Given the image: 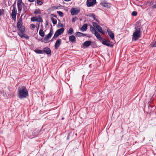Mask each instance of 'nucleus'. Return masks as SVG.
Instances as JSON below:
<instances>
[{
    "mask_svg": "<svg viewBox=\"0 0 156 156\" xmlns=\"http://www.w3.org/2000/svg\"><path fill=\"white\" fill-rule=\"evenodd\" d=\"M17 94L18 98L20 99L27 98L29 96V93L26 87L22 86L18 88Z\"/></svg>",
    "mask_w": 156,
    "mask_h": 156,
    "instance_id": "nucleus-1",
    "label": "nucleus"
},
{
    "mask_svg": "<svg viewBox=\"0 0 156 156\" xmlns=\"http://www.w3.org/2000/svg\"><path fill=\"white\" fill-rule=\"evenodd\" d=\"M17 27L19 31L18 33H22L25 32V27L23 25V20L21 16L18 20L17 23Z\"/></svg>",
    "mask_w": 156,
    "mask_h": 156,
    "instance_id": "nucleus-2",
    "label": "nucleus"
},
{
    "mask_svg": "<svg viewBox=\"0 0 156 156\" xmlns=\"http://www.w3.org/2000/svg\"><path fill=\"white\" fill-rule=\"evenodd\" d=\"M136 30L135 32L133 33V40L136 41L140 37V28L138 27L135 28Z\"/></svg>",
    "mask_w": 156,
    "mask_h": 156,
    "instance_id": "nucleus-3",
    "label": "nucleus"
},
{
    "mask_svg": "<svg viewBox=\"0 0 156 156\" xmlns=\"http://www.w3.org/2000/svg\"><path fill=\"white\" fill-rule=\"evenodd\" d=\"M16 0L15 1L14 4L12 5L13 8L11 13V17L12 19L15 21L16 19V16L17 14V11L16 8Z\"/></svg>",
    "mask_w": 156,
    "mask_h": 156,
    "instance_id": "nucleus-4",
    "label": "nucleus"
},
{
    "mask_svg": "<svg viewBox=\"0 0 156 156\" xmlns=\"http://www.w3.org/2000/svg\"><path fill=\"white\" fill-rule=\"evenodd\" d=\"M64 30V28H61L57 30L55 32L53 38H56L62 33Z\"/></svg>",
    "mask_w": 156,
    "mask_h": 156,
    "instance_id": "nucleus-5",
    "label": "nucleus"
},
{
    "mask_svg": "<svg viewBox=\"0 0 156 156\" xmlns=\"http://www.w3.org/2000/svg\"><path fill=\"white\" fill-rule=\"evenodd\" d=\"M31 21L32 22L37 21L39 22H42L43 20L40 16H37L33 17L31 18Z\"/></svg>",
    "mask_w": 156,
    "mask_h": 156,
    "instance_id": "nucleus-6",
    "label": "nucleus"
},
{
    "mask_svg": "<svg viewBox=\"0 0 156 156\" xmlns=\"http://www.w3.org/2000/svg\"><path fill=\"white\" fill-rule=\"evenodd\" d=\"M24 3L22 2V0H18L17 6L18 9V12L20 13L22 9V5Z\"/></svg>",
    "mask_w": 156,
    "mask_h": 156,
    "instance_id": "nucleus-7",
    "label": "nucleus"
},
{
    "mask_svg": "<svg viewBox=\"0 0 156 156\" xmlns=\"http://www.w3.org/2000/svg\"><path fill=\"white\" fill-rule=\"evenodd\" d=\"M53 33V31L52 28L50 30V32L47 35H46L44 38V40L45 41L48 40L51 37Z\"/></svg>",
    "mask_w": 156,
    "mask_h": 156,
    "instance_id": "nucleus-8",
    "label": "nucleus"
},
{
    "mask_svg": "<svg viewBox=\"0 0 156 156\" xmlns=\"http://www.w3.org/2000/svg\"><path fill=\"white\" fill-rule=\"evenodd\" d=\"M96 0H87V5L88 7H90L95 4Z\"/></svg>",
    "mask_w": 156,
    "mask_h": 156,
    "instance_id": "nucleus-9",
    "label": "nucleus"
},
{
    "mask_svg": "<svg viewBox=\"0 0 156 156\" xmlns=\"http://www.w3.org/2000/svg\"><path fill=\"white\" fill-rule=\"evenodd\" d=\"M70 12L72 15H73L78 14L80 12V10L76 8H72Z\"/></svg>",
    "mask_w": 156,
    "mask_h": 156,
    "instance_id": "nucleus-10",
    "label": "nucleus"
},
{
    "mask_svg": "<svg viewBox=\"0 0 156 156\" xmlns=\"http://www.w3.org/2000/svg\"><path fill=\"white\" fill-rule=\"evenodd\" d=\"M61 43V39H58L56 41L55 45V49H57L60 46Z\"/></svg>",
    "mask_w": 156,
    "mask_h": 156,
    "instance_id": "nucleus-11",
    "label": "nucleus"
},
{
    "mask_svg": "<svg viewBox=\"0 0 156 156\" xmlns=\"http://www.w3.org/2000/svg\"><path fill=\"white\" fill-rule=\"evenodd\" d=\"M107 32L111 39H114V34L112 31L110 30L109 28H108L107 29Z\"/></svg>",
    "mask_w": 156,
    "mask_h": 156,
    "instance_id": "nucleus-12",
    "label": "nucleus"
},
{
    "mask_svg": "<svg viewBox=\"0 0 156 156\" xmlns=\"http://www.w3.org/2000/svg\"><path fill=\"white\" fill-rule=\"evenodd\" d=\"M94 34H95L97 38L100 41H101V40H104V39L101 37V35L98 32H95V33H94Z\"/></svg>",
    "mask_w": 156,
    "mask_h": 156,
    "instance_id": "nucleus-13",
    "label": "nucleus"
},
{
    "mask_svg": "<svg viewBox=\"0 0 156 156\" xmlns=\"http://www.w3.org/2000/svg\"><path fill=\"white\" fill-rule=\"evenodd\" d=\"M43 53L45 52L48 55L49 54L51 55V51L50 48H48V47H45L44 49L43 50Z\"/></svg>",
    "mask_w": 156,
    "mask_h": 156,
    "instance_id": "nucleus-14",
    "label": "nucleus"
},
{
    "mask_svg": "<svg viewBox=\"0 0 156 156\" xmlns=\"http://www.w3.org/2000/svg\"><path fill=\"white\" fill-rule=\"evenodd\" d=\"M25 33H18V35L20 36L21 38L24 37L27 39H28L29 37L27 36V35L24 34Z\"/></svg>",
    "mask_w": 156,
    "mask_h": 156,
    "instance_id": "nucleus-15",
    "label": "nucleus"
},
{
    "mask_svg": "<svg viewBox=\"0 0 156 156\" xmlns=\"http://www.w3.org/2000/svg\"><path fill=\"white\" fill-rule=\"evenodd\" d=\"M91 42L90 41H85L83 44L84 46L88 47L91 44Z\"/></svg>",
    "mask_w": 156,
    "mask_h": 156,
    "instance_id": "nucleus-16",
    "label": "nucleus"
},
{
    "mask_svg": "<svg viewBox=\"0 0 156 156\" xmlns=\"http://www.w3.org/2000/svg\"><path fill=\"white\" fill-rule=\"evenodd\" d=\"M102 43L104 45H105L107 46L108 47H112L113 46V45L112 44H109L107 42V41H106V40H105L104 39V40H102Z\"/></svg>",
    "mask_w": 156,
    "mask_h": 156,
    "instance_id": "nucleus-17",
    "label": "nucleus"
},
{
    "mask_svg": "<svg viewBox=\"0 0 156 156\" xmlns=\"http://www.w3.org/2000/svg\"><path fill=\"white\" fill-rule=\"evenodd\" d=\"M76 36H77L78 37H81L82 36H87V34H83V33H81V32H76ZM87 37H90V36H87Z\"/></svg>",
    "mask_w": 156,
    "mask_h": 156,
    "instance_id": "nucleus-18",
    "label": "nucleus"
},
{
    "mask_svg": "<svg viewBox=\"0 0 156 156\" xmlns=\"http://www.w3.org/2000/svg\"><path fill=\"white\" fill-rule=\"evenodd\" d=\"M69 41L73 42H75L76 41V37L73 35L70 36L69 37Z\"/></svg>",
    "mask_w": 156,
    "mask_h": 156,
    "instance_id": "nucleus-19",
    "label": "nucleus"
},
{
    "mask_svg": "<svg viewBox=\"0 0 156 156\" xmlns=\"http://www.w3.org/2000/svg\"><path fill=\"white\" fill-rule=\"evenodd\" d=\"M87 25L85 24H83L81 28V30L82 31H85L87 29Z\"/></svg>",
    "mask_w": 156,
    "mask_h": 156,
    "instance_id": "nucleus-20",
    "label": "nucleus"
},
{
    "mask_svg": "<svg viewBox=\"0 0 156 156\" xmlns=\"http://www.w3.org/2000/svg\"><path fill=\"white\" fill-rule=\"evenodd\" d=\"M97 28L96 29L100 33H102L103 34H104V31L102 30V27L100 26H98L97 27Z\"/></svg>",
    "mask_w": 156,
    "mask_h": 156,
    "instance_id": "nucleus-21",
    "label": "nucleus"
},
{
    "mask_svg": "<svg viewBox=\"0 0 156 156\" xmlns=\"http://www.w3.org/2000/svg\"><path fill=\"white\" fill-rule=\"evenodd\" d=\"M39 34L41 37H43L44 36V32L43 29H41L40 30L39 32Z\"/></svg>",
    "mask_w": 156,
    "mask_h": 156,
    "instance_id": "nucleus-22",
    "label": "nucleus"
},
{
    "mask_svg": "<svg viewBox=\"0 0 156 156\" xmlns=\"http://www.w3.org/2000/svg\"><path fill=\"white\" fill-rule=\"evenodd\" d=\"M34 51L37 54H43V50L40 49H35L34 50Z\"/></svg>",
    "mask_w": 156,
    "mask_h": 156,
    "instance_id": "nucleus-23",
    "label": "nucleus"
},
{
    "mask_svg": "<svg viewBox=\"0 0 156 156\" xmlns=\"http://www.w3.org/2000/svg\"><path fill=\"white\" fill-rule=\"evenodd\" d=\"M102 5L103 6L107 8H109L110 6V4L104 2L102 3Z\"/></svg>",
    "mask_w": 156,
    "mask_h": 156,
    "instance_id": "nucleus-24",
    "label": "nucleus"
},
{
    "mask_svg": "<svg viewBox=\"0 0 156 156\" xmlns=\"http://www.w3.org/2000/svg\"><path fill=\"white\" fill-rule=\"evenodd\" d=\"M51 19L54 25H55L57 23V21L53 17H51Z\"/></svg>",
    "mask_w": 156,
    "mask_h": 156,
    "instance_id": "nucleus-25",
    "label": "nucleus"
},
{
    "mask_svg": "<svg viewBox=\"0 0 156 156\" xmlns=\"http://www.w3.org/2000/svg\"><path fill=\"white\" fill-rule=\"evenodd\" d=\"M34 13L35 14H41V12L40 9H36L34 12Z\"/></svg>",
    "mask_w": 156,
    "mask_h": 156,
    "instance_id": "nucleus-26",
    "label": "nucleus"
},
{
    "mask_svg": "<svg viewBox=\"0 0 156 156\" xmlns=\"http://www.w3.org/2000/svg\"><path fill=\"white\" fill-rule=\"evenodd\" d=\"M90 30L91 31H92V33L94 34V33L97 32L96 30L92 26H91L90 27Z\"/></svg>",
    "mask_w": 156,
    "mask_h": 156,
    "instance_id": "nucleus-27",
    "label": "nucleus"
},
{
    "mask_svg": "<svg viewBox=\"0 0 156 156\" xmlns=\"http://www.w3.org/2000/svg\"><path fill=\"white\" fill-rule=\"evenodd\" d=\"M73 28H70L69 30L68 31V34H72L73 33Z\"/></svg>",
    "mask_w": 156,
    "mask_h": 156,
    "instance_id": "nucleus-28",
    "label": "nucleus"
},
{
    "mask_svg": "<svg viewBox=\"0 0 156 156\" xmlns=\"http://www.w3.org/2000/svg\"><path fill=\"white\" fill-rule=\"evenodd\" d=\"M36 2L37 4L40 5H41L43 3V2H42L39 0H37L36 1Z\"/></svg>",
    "mask_w": 156,
    "mask_h": 156,
    "instance_id": "nucleus-29",
    "label": "nucleus"
},
{
    "mask_svg": "<svg viewBox=\"0 0 156 156\" xmlns=\"http://www.w3.org/2000/svg\"><path fill=\"white\" fill-rule=\"evenodd\" d=\"M93 25L96 29L97 28V27L99 26V25H98L96 23H95V22H93Z\"/></svg>",
    "mask_w": 156,
    "mask_h": 156,
    "instance_id": "nucleus-30",
    "label": "nucleus"
},
{
    "mask_svg": "<svg viewBox=\"0 0 156 156\" xmlns=\"http://www.w3.org/2000/svg\"><path fill=\"white\" fill-rule=\"evenodd\" d=\"M57 12L60 17H62L63 16V14L62 12L58 11Z\"/></svg>",
    "mask_w": 156,
    "mask_h": 156,
    "instance_id": "nucleus-31",
    "label": "nucleus"
},
{
    "mask_svg": "<svg viewBox=\"0 0 156 156\" xmlns=\"http://www.w3.org/2000/svg\"><path fill=\"white\" fill-rule=\"evenodd\" d=\"M8 89L9 90V94H8V95H9L10 94L11 95L12 94V93H11L12 90H11L12 89V87L10 86H8Z\"/></svg>",
    "mask_w": 156,
    "mask_h": 156,
    "instance_id": "nucleus-32",
    "label": "nucleus"
},
{
    "mask_svg": "<svg viewBox=\"0 0 156 156\" xmlns=\"http://www.w3.org/2000/svg\"><path fill=\"white\" fill-rule=\"evenodd\" d=\"M137 12L135 11H133L132 13V15L133 16H136L137 15Z\"/></svg>",
    "mask_w": 156,
    "mask_h": 156,
    "instance_id": "nucleus-33",
    "label": "nucleus"
},
{
    "mask_svg": "<svg viewBox=\"0 0 156 156\" xmlns=\"http://www.w3.org/2000/svg\"><path fill=\"white\" fill-rule=\"evenodd\" d=\"M58 27H63V25L61 23H58Z\"/></svg>",
    "mask_w": 156,
    "mask_h": 156,
    "instance_id": "nucleus-34",
    "label": "nucleus"
},
{
    "mask_svg": "<svg viewBox=\"0 0 156 156\" xmlns=\"http://www.w3.org/2000/svg\"><path fill=\"white\" fill-rule=\"evenodd\" d=\"M151 46L152 47H156V41L155 42L153 43V44H151Z\"/></svg>",
    "mask_w": 156,
    "mask_h": 156,
    "instance_id": "nucleus-35",
    "label": "nucleus"
},
{
    "mask_svg": "<svg viewBox=\"0 0 156 156\" xmlns=\"http://www.w3.org/2000/svg\"><path fill=\"white\" fill-rule=\"evenodd\" d=\"M36 27L35 25L34 24H31L30 25V27L31 28H34Z\"/></svg>",
    "mask_w": 156,
    "mask_h": 156,
    "instance_id": "nucleus-36",
    "label": "nucleus"
},
{
    "mask_svg": "<svg viewBox=\"0 0 156 156\" xmlns=\"http://www.w3.org/2000/svg\"><path fill=\"white\" fill-rule=\"evenodd\" d=\"M4 10L3 9H0V16H1L3 13Z\"/></svg>",
    "mask_w": 156,
    "mask_h": 156,
    "instance_id": "nucleus-37",
    "label": "nucleus"
},
{
    "mask_svg": "<svg viewBox=\"0 0 156 156\" xmlns=\"http://www.w3.org/2000/svg\"><path fill=\"white\" fill-rule=\"evenodd\" d=\"M152 8L153 9H156V4H154L152 5Z\"/></svg>",
    "mask_w": 156,
    "mask_h": 156,
    "instance_id": "nucleus-38",
    "label": "nucleus"
},
{
    "mask_svg": "<svg viewBox=\"0 0 156 156\" xmlns=\"http://www.w3.org/2000/svg\"><path fill=\"white\" fill-rule=\"evenodd\" d=\"M76 20V18H73L72 19V21L73 22H75Z\"/></svg>",
    "mask_w": 156,
    "mask_h": 156,
    "instance_id": "nucleus-39",
    "label": "nucleus"
},
{
    "mask_svg": "<svg viewBox=\"0 0 156 156\" xmlns=\"http://www.w3.org/2000/svg\"><path fill=\"white\" fill-rule=\"evenodd\" d=\"M53 8L54 9H57L58 8V7L57 6H54L53 7Z\"/></svg>",
    "mask_w": 156,
    "mask_h": 156,
    "instance_id": "nucleus-40",
    "label": "nucleus"
},
{
    "mask_svg": "<svg viewBox=\"0 0 156 156\" xmlns=\"http://www.w3.org/2000/svg\"><path fill=\"white\" fill-rule=\"evenodd\" d=\"M30 2H33L35 0H28Z\"/></svg>",
    "mask_w": 156,
    "mask_h": 156,
    "instance_id": "nucleus-41",
    "label": "nucleus"
},
{
    "mask_svg": "<svg viewBox=\"0 0 156 156\" xmlns=\"http://www.w3.org/2000/svg\"><path fill=\"white\" fill-rule=\"evenodd\" d=\"M93 18H94V19L95 18V15L93 14H92V16H91Z\"/></svg>",
    "mask_w": 156,
    "mask_h": 156,
    "instance_id": "nucleus-42",
    "label": "nucleus"
},
{
    "mask_svg": "<svg viewBox=\"0 0 156 156\" xmlns=\"http://www.w3.org/2000/svg\"><path fill=\"white\" fill-rule=\"evenodd\" d=\"M39 27V25H38V27H37V30H38V29Z\"/></svg>",
    "mask_w": 156,
    "mask_h": 156,
    "instance_id": "nucleus-43",
    "label": "nucleus"
},
{
    "mask_svg": "<svg viewBox=\"0 0 156 156\" xmlns=\"http://www.w3.org/2000/svg\"><path fill=\"white\" fill-rule=\"evenodd\" d=\"M39 27V25H38V27H37V30H38V29Z\"/></svg>",
    "mask_w": 156,
    "mask_h": 156,
    "instance_id": "nucleus-44",
    "label": "nucleus"
},
{
    "mask_svg": "<svg viewBox=\"0 0 156 156\" xmlns=\"http://www.w3.org/2000/svg\"><path fill=\"white\" fill-rule=\"evenodd\" d=\"M153 2H151L150 3H151V4H153Z\"/></svg>",
    "mask_w": 156,
    "mask_h": 156,
    "instance_id": "nucleus-45",
    "label": "nucleus"
},
{
    "mask_svg": "<svg viewBox=\"0 0 156 156\" xmlns=\"http://www.w3.org/2000/svg\"><path fill=\"white\" fill-rule=\"evenodd\" d=\"M55 38H52L51 40V41H52L53 40V39H54Z\"/></svg>",
    "mask_w": 156,
    "mask_h": 156,
    "instance_id": "nucleus-46",
    "label": "nucleus"
},
{
    "mask_svg": "<svg viewBox=\"0 0 156 156\" xmlns=\"http://www.w3.org/2000/svg\"><path fill=\"white\" fill-rule=\"evenodd\" d=\"M53 16H54V17H56V15H53Z\"/></svg>",
    "mask_w": 156,
    "mask_h": 156,
    "instance_id": "nucleus-47",
    "label": "nucleus"
},
{
    "mask_svg": "<svg viewBox=\"0 0 156 156\" xmlns=\"http://www.w3.org/2000/svg\"><path fill=\"white\" fill-rule=\"evenodd\" d=\"M64 119V118H62V119Z\"/></svg>",
    "mask_w": 156,
    "mask_h": 156,
    "instance_id": "nucleus-48",
    "label": "nucleus"
}]
</instances>
